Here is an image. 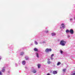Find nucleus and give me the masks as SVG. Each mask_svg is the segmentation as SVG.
I'll return each instance as SVG.
<instances>
[{
    "label": "nucleus",
    "mask_w": 75,
    "mask_h": 75,
    "mask_svg": "<svg viewBox=\"0 0 75 75\" xmlns=\"http://www.w3.org/2000/svg\"><path fill=\"white\" fill-rule=\"evenodd\" d=\"M49 51H52V50L51 49H46L45 50V52H47V53H48V52H49Z\"/></svg>",
    "instance_id": "2"
},
{
    "label": "nucleus",
    "mask_w": 75,
    "mask_h": 75,
    "mask_svg": "<svg viewBox=\"0 0 75 75\" xmlns=\"http://www.w3.org/2000/svg\"><path fill=\"white\" fill-rule=\"evenodd\" d=\"M36 72H37V71L35 69L33 70V73H36Z\"/></svg>",
    "instance_id": "14"
},
{
    "label": "nucleus",
    "mask_w": 75,
    "mask_h": 75,
    "mask_svg": "<svg viewBox=\"0 0 75 75\" xmlns=\"http://www.w3.org/2000/svg\"><path fill=\"white\" fill-rule=\"evenodd\" d=\"M38 68H40V67H41V64H39L38 65Z\"/></svg>",
    "instance_id": "7"
},
{
    "label": "nucleus",
    "mask_w": 75,
    "mask_h": 75,
    "mask_svg": "<svg viewBox=\"0 0 75 75\" xmlns=\"http://www.w3.org/2000/svg\"><path fill=\"white\" fill-rule=\"evenodd\" d=\"M49 60H50V59H49Z\"/></svg>",
    "instance_id": "28"
},
{
    "label": "nucleus",
    "mask_w": 75,
    "mask_h": 75,
    "mask_svg": "<svg viewBox=\"0 0 75 75\" xmlns=\"http://www.w3.org/2000/svg\"><path fill=\"white\" fill-rule=\"evenodd\" d=\"M35 45H37V44H38V43L36 41H35Z\"/></svg>",
    "instance_id": "18"
},
{
    "label": "nucleus",
    "mask_w": 75,
    "mask_h": 75,
    "mask_svg": "<svg viewBox=\"0 0 75 75\" xmlns=\"http://www.w3.org/2000/svg\"><path fill=\"white\" fill-rule=\"evenodd\" d=\"M4 69H2V72H4V71H5V69H4V67H3Z\"/></svg>",
    "instance_id": "13"
},
{
    "label": "nucleus",
    "mask_w": 75,
    "mask_h": 75,
    "mask_svg": "<svg viewBox=\"0 0 75 75\" xmlns=\"http://www.w3.org/2000/svg\"><path fill=\"white\" fill-rule=\"evenodd\" d=\"M24 52H22L21 53L20 55H24Z\"/></svg>",
    "instance_id": "9"
},
{
    "label": "nucleus",
    "mask_w": 75,
    "mask_h": 75,
    "mask_svg": "<svg viewBox=\"0 0 75 75\" xmlns=\"http://www.w3.org/2000/svg\"><path fill=\"white\" fill-rule=\"evenodd\" d=\"M22 64H23V65H25V61H23L22 62Z\"/></svg>",
    "instance_id": "6"
},
{
    "label": "nucleus",
    "mask_w": 75,
    "mask_h": 75,
    "mask_svg": "<svg viewBox=\"0 0 75 75\" xmlns=\"http://www.w3.org/2000/svg\"><path fill=\"white\" fill-rule=\"evenodd\" d=\"M51 57H54V54H52L51 55Z\"/></svg>",
    "instance_id": "20"
},
{
    "label": "nucleus",
    "mask_w": 75,
    "mask_h": 75,
    "mask_svg": "<svg viewBox=\"0 0 75 75\" xmlns=\"http://www.w3.org/2000/svg\"><path fill=\"white\" fill-rule=\"evenodd\" d=\"M25 58L26 60H28V59L29 58H28V56H25Z\"/></svg>",
    "instance_id": "12"
},
{
    "label": "nucleus",
    "mask_w": 75,
    "mask_h": 75,
    "mask_svg": "<svg viewBox=\"0 0 75 75\" xmlns=\"http://www.w3.org/2000/svg\"><path fill=\"white\" fill-rule=\"evenodd\" d=\"M61 25L62 26V27L63 28H65V25H64V24L63 23L62 24H61Z\"/></svg>",
    "instance_id": "5"
},
{
    "label": "nucleus",
    "mask_w": 75,
    "mask_h": 75,
    "mask_svg": "<svg viewBox=\"0 0 75 75\" xmlns=\"http://www.w3.org/2000/svg\"><path fill=\"white\" fill-rule=\"evenodd\" d=\"M63 70L64 72H65L66 71V69H63Z\"/></svg>",
    "instance_id": "19"
},
{
    "label": "nucleus",
    "mask_w": 75,
    "mask_h": 75,
    "mask_svg": "<svg viewBox=\"0 0 75 75\" xmlns=\"http://www.w3.org/2000/svg\"><path fill=\"white\" fill-rule=\"evenodd\" d=\"M53 74H57V71H53Z\"/></svg>",
    "instance_id": "4"
},
{
    "label": "nucleus",
    "mask_w": 75,
    "mask_h": 75,
    "mask_svg": "<svg viewBox=\"0 0 75 75\" xmlns=\"http://www.w3.org/2000/svg\"><path fill=\"white\" fill-rule=\"evenodd\" d=\"M56 35V34H55V33H52V36H54V35Z\"/></svg>",
    "instance_id": "8"
},
{
    "label": "nucleus",
    "mask_w": 75,
    "mask_h": 75,
    "mask_svg": "<svg viewBox=\"0 0 75 75\" xmlns=\"http://www.w3.org/2000/svg\"><path fill=\"white\" fill-rule=\"evenodd\" d=\"M66 33H69V30H67L66 31Z\"/></svg>",
    "instance_id": "15"
},
{
    "label": "nucleus",
    "mask_w": 75,
    "mask_h": 75,
    "mask_svg": "<svg viewBox=\"0 0 75 75\" xmlns=\"http://www.w3.org/2000/svg\"><path fill=\"white\" fill-rule=\"evenodd\" d=\"M34 50L35 51H38V50L36 48H35L34 49Z\"/></svg>",
    "instance_id": "16"
},
{
    "label": "nucleus",
    "mask_w": 75,
    "mask_h": 75,
    "mask_svg": "<svg viewBox=\"0 0 75 75\" xmlns=\"http://www.w3.org/2000/svg\"><path fill=\"white\" fill-rule=\"evenodd\" d=\"M47 64H51V62H50L49 60H48L47 62Z\"/></svg>",
    "instance_id": "10"
},
{
    "label": "nucleus",
    "mask_w": 75,
    "mask_h": 75,
    "mask_svg": "<svg viewBox=\"0 0 75 75\" xmlns=\"http://www.w3.org/2000/svg\"><path fill=\"white\" fill-rule=\"evenodd\" d=\"M50 75V74L48 73V74H47V75Z\"/></svg>",
    "instance_id": "26"
},
{
    "label": "nucleus",
    "mask_w": 75,
    "mask_h": 75,
    "mask_svg": "<svg viewBox=\"0 0 75 75\" xmlns=\"http://www.w3.org/2000/svg\"><path fill=\"white\" fill-rule=\"evenodd\" d=\"M0 75H2V73H1V71H0Z\"/></svg>",
    "instance_id": "21"
},
{
    "label": "nucleus",
    "mask_w": 75,
    "mask_h": 75,
    "mask_svg": "<svg viewBox=\"0 0 75 75\" xmlns=\"http://www.w3.org/2000/svg\"><path fill=\"white\" fill-rule=\"evenodd\" d=\"M61 62H58L57 64V66H58V65H59L61 64Z\"/></svg>",
    "instance_id": "11"
},
{
    "label": "nucleus",
    "mask_w": 75,
    "mask_h": 75,
    "mask_svg": "<svg viewBox=\"0 0 75 75\" xmlns=\"http://www.w3.org/2000/svg\"><path fill=\"white\" fill-rule=\"evenodd\" d=\"M66 44V42L64 41V40H62L60 41V44L62 46H64Z\"/></svg>",
    "instance_id": "1"
},
{
    "label": "nucleus",
    "mask_w": 75,
    "mask_h": 75,
    "mask_svg": "<svg viewBox=\"0 0 75 75\" xmlns=\"http://www.w3.org/2000/svg\"><path fill=\"white\" fill-rule=\"evenodd\" d=\"M69 36H68V38H69Z\"/></svg>",
    "instance_id": "27"
},
{
    "label": "nucleus",
    "mask_w": 75,
    "mask_h": 75,
    "mask_svg": "<svg viewBox=\"0 0 75 75\" xmlns=\"http://www.w3.org/2000/svg\"><path fill=\"white\" fill-rule=\"evenodd\" d=\"M71 75H75V72L74 73H73Z\"/></svg>",
    "instance_id": "22"
},
{
    "label": "nucleus",
    "mask_w": 75,
    "mask_h": 75,
    "mask_svg": "<svg viewBox=\"0 0 75 75\" xmlns=\"http://www.w3.org/2000/svg\"><path fill=\"white\" fill-rule=\"evenodd\" d=\"M36 55H37V57L38 58H39V56H38V53H36Z\"/></svg>",
    "instance_id": "17"
},
{
    "label": "nucleus",
    "mask_w": 75,
    "mask_h": 75,
    "mask_svg": "<svg viewBox=\"0 0 75 75\" xmlns=\"http://www.w3.org/2000/svg\"><path fill=\"white\" fill-rule=\"evenodd\" d=\"M61 54H62V52H63L62 51H60Z\"/></svg>",
    "instance_id": "23"
},
{
    "label": "nucleus",
    "mask_w": 75,
    "mask_h": 75,
    "mask_svg": "<svg viewBox=\"0 0 75 75\" xmlns=\"http://www.w3.org/2000/svg\"><path fill=\"white\" fill-rule=\"evenodd\" d=\"M69 33L71 34H74V30L73 29H71L69 31Z\"/></svg>",
    "instance_id": "3"
},
{
    "label": "nucleus",
    "mask_w": 75,
    "mask_h": 75,
    "mask_svg": "<svg viewBox=\"0 0 75 75\" xmlns=\"http://www.w3.org/2000/svg\"><path fill=\"white\" fill-rule=\"evenodd\" d=\"M1 57L0 56V60H1Z\"/></svg>",
    "instance_id": "24"
},
{
    "label": "nucleus",
    "mask_w": 75,
    "mask_h": 75,
    "mask_svg": "<svg viewBox=\"0 0 75 75\" xmlns=\"http://www.w3.org/2000/svg\"><path fill=\"white\" fill-rule=\"evenodd\" d=\"M70 21L72 20V18L71 19H70Z\"/></svg>",
    "instance_id": "25"
}]
</instances>
